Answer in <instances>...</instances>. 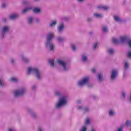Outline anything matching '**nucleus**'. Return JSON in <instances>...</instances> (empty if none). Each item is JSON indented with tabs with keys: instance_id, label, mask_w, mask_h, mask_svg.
I'll use <instances>...</instances> for the list:
<instances>
[{
	"instance_id": "nucleus-29",
	"label": "nucleus",
	"mask_w": 131,
	"mask_h": 131,
	"mask_svg": "<svg viewBox=\"0 0 131 131\" xmlns=\"http://www.w3.org/2000/svg\"><path fill=\"white\" fill-rule=\"evenodd\" d=\"M79 131H88V128L86 126L84 125L82 126L79 129Z\"/></svg>"
},
{
	"instance_id": "nucleus-7",
	"label": "nucleus",
	"mask_w": 131,
	"mask_h": 131,
	"mask_svg": "<svg viewBox=\"0 0 131 131\" xmlns=\"http://www.w3.org/2000/svg\"><path fill=\"white\" fill-rule=\"evenodd\" d=\"M89 81H90V78H89V77H86L78 81L77 84L79 86H82V85L86 84Z\"/></svg>"
},
{
	"instance_id": "nucleus-53",
	"label": "nucleus",
	"mask_w": 131,
	"mask_h": 131,
	"mask_svg": "<svg viewBox=\"0 0 131 131\" xmlns=\"http://www.w3.org/2000/svg\"><path fill=\"white\" fill-rule=\"evenodd\" d=\"M103 14H101V13H99V18H103Z\"/></svg>"
},
{
	"instance_id": "nucleus-42",
	"label": "nucleus",
	"mask_w": 131,
	"mask_h": 131,
	"mask_svg": "<svg viewBox=\"0 0 131 131\" xmlns=\"http://www.w3.org/2000/svg\"><path fill=\"white\" fill-rule=\"evenodd\" d=\"M93 16L95 18H99V13H94Z\"/></svg>"
},
{
	"instance_id": "nucleus-43",
	"label": "nucleus",
	"mask_w": 131,
	"mask_h": 131,
	"mask_svg": "<svg viewBox=\"0 0 131 131\" xmlns=\"http://www.w3.org/2000/svg\"><path fill=\"white\" fill-rule=\"evenodd\" d=\"M87 22H93V18L92 17H88L87 19Z\"/></svg>"
},
{
	"instance_id": "nucleus-47",
	"label": "nucleus",
	"mask_w": 131,
	"mask_h": 131,
	"mask_svg": "<svg viewBox=\"0 0 131 131\" xmlns=\"http://www.w3.org/2000/svg\"><path fill=\"white\" fill-rule=\"evenodd\" d=\"M35 22L36 23H40V19H39V18H36L35 19Z\"/></svg>"
},
{
	"instance_id": "nucleus-5",
	"label": "nucleus",
	"mask_w": 131,
	"mask_h": 131,
	"mask_svg": "<svg viewBox=\"0 0 131 131\" xmlns=\"http://www.w3.org/2000/svg\"><path fill=\"white\" fill-rule=\"evenodd\" d=\"M57 63L60 66H62L64 71H68L70 69V67L67 64V63L61 59L57 60Z\"/></svg>"
},
{
	"instance_id": "nucleus-33",
	"label": "nucleus",
	"mask_w": 131,
	"mask_h": 131,
	"mask_svg": "<svg viewBox=\"0 0 131 131\" xmlns=\"http://www.w3.org/2000/svg\"><path fill=\"white\" fill-rule=\"evenodd\" d=\"M103 32H107L108 31V28L106 26L102 28Z\"/></svg>"
},
{
	"instance_id": "nucleus-17",
	"label": "nucleus",
	"mask_w": 131,
	"mask_h": 131,
	"mask_svg": "<svg viewBox=\"0 0 131 131\" xmlns=\"http://www.w3.org/2000/svg\"><path fill=\"white\" fill-rule=\"evenodd\" d=\"M33 12L35 13V14H38L41 12V10L38 7H35L33 9Z\"/></svg>"
},
{
	"instance_id": "nucleus-16",
	"label": "nucleus",
	"mask_w": 131,
	"mask_h": 131,
	"mask_svg": "<svg viewBox=\"0 0 131 131\" xmlns=\"http://www.w3.org/2000/svg\"><path fill=\"white\" fill-rule=\"evenodd\" d=\"M114 19L116 22H118V23H121L122 22L123 20L122 19L118 17L117 15H114Z\"/></svg>"
},
{
	"instance_id": "nucleus-56",
	"label": "nucleus",
	"mask_w": 131,
	"mask_h": 131,
	"mask_svg": "<svg viewBox=\"0 0 131 131\" xmlns=\"http://www.w3.org/2000/svg\"><path fill=\"white\" fill-rule=\"evenodd\" d=\"M77 104H81V100H78L77 101Z\"/></svg>"
},
{
	"instance_id": "nucleus-36",
	"label": "nucleus",
	"mask_w": 131,
	"mask_h": 131,
	"mask_svg": "<svg viewBox=\"0 0 131 131\" xmlns=\"http://www.w3.org/2000/svg\"><path fill=\"white\" fill-rule=\"evenodd\" d=\"M127 57L129 59H131V51H129L127 53Z\"/></svg>"
},
{
	"instance_id": "nucleus-52",
	"label": "nucleus",
	"mask_w": 131,
	"mask_h": 131,
	"mask_svg": "<svg viewBox=\"0 0 131 131\" xmlns=\"http://www.w3.org/2000/svg\"><path fill=\"white\" fill-rule=\"evenodd\" d=\"M92 97L94 99V100L97 99V96H96V95H92Z\"/></svg>"
},
{
	"instance_id": "nucleus-45",
	"label": "nucleus",
	"mask_w": 131,
	"mask_h": 131,
	"mask_svg": "<svg viewBox=\"0 0 131 131\" xmlns=\"http://www.w3.org/2000/svg\"><path fill=\"white\" fill-rule=\"evenodd\" d=\"M83 108L84 107H83L82 106H78L77 107L78 110H83Z\"/></svg>"
},
{
	"instance_id": "nucleus-10",
	"label": "nucleus",
	"mask_w": 131,
	"mask_h": 131,
	"mask_svg": "<svg viewBox=\"0 0 131 131\" xmlns=\"http://www.w3.org/2000/svg\"><path fill=\"white\" fill-rule=\"evenodd\" d=\"M64 29H65V25H64V23H60L59 25L57 27V31L58 33H62L63 31H64Z\"/></svg>"
},
{
	"instance_id": "nucleus-64",
	"label": "nucleus",
	"mask_w": 131,
	"mask_h": 131,
	"mask_svg": "<svg viewBox=\"0 0 131 131\" xmlns=\"http://www.w3.org/2000/svg\"><path fill=\"white\" fill-rule=\"evenodd\" d=\"M98 9H99V6H97Z\"/></svg>"
},
{
	"instance_id": "nucleus-40",
	"label": "nucleus",
	"mask_w": 131,
	"mask_h": 131,
	"mask_svg": "<svg viewBox=\"0 0 131 131\" xmlns=\"http://www.w3.org/2000/svg\"><path fill=\"white\" fill-rule=\"evenodd\" d=\"M23 4L25 6H28L29 5V3L28 2H27V1H23Z\"/></svg>"
},
{
	"instance_id": "nucleus-48",
	"label": "nucleus",
	"mask_w": 131,
	"mask_h": 131,
	"mask_svg": "<svg viewBox=\"0 0 131 131\" xmlns=\"http://www.w3.org/2000/svg\"><path fill=\"white\" fill-rule=\"evenodd\" d=\"M128 45L129 48H131V40H130V39H129V40L128 41Z\"/></svg>"
},
{
	"instance_id": "nucleus-39",
	"label": "nucleus",
	"mask_w": 131,
	"mask_h": 131,
	"mask_svg": "<svg viewBox=\"0 0 131 131\" xmlns=\"http://www.w3.org/2000/svg\"><path fill=\"white\" fill-rule=\"evenodd\" d=\"M71 48H72V50L74 51V52L76 51V47H75V46H74V45L72 44L71 45Z\"/></svg>"
},
{
	"instance_id": "nucleus-55",
	"label": "nucleus",
	"mask_w": 131,
	"mask_h": 131,
	"mask_svg": "<svg viewBox=\"0 0 131 131\" xmlns=\"http://www.w3.org/2000/svg\"><path fill=\"white\" fill-rule=\"evenodd\" d=\"M77 1L78 3H83V2H84V0H77Z\"/></svg>"
},
{
	"instance_id": "nucleus-46",
	"label": "nucleus",
	"mask_w": 131,
	"mask_h": 131,
	"mask_svg": "<svg viewBox=\"0 0 131 131\" xmlns=\"http://www.w3.org/2000/svg\"><path fill=\"white\" fill-rule=\"evenodd\" d=\"M91 71L92 73H96V69H95V68L91 69Z\"/></svg>"
},
{
	"instance_id": "nucleus-9",
	"label": "nucleus",
	"mask_w": 131,
	"mask_h": 131,
	"mask_svg": "<svg viewBox=\"0 0 131 131\" xmlns=\"http://www.w3.org/2000/svg\"><path fill=\"white\" fill-rule=\"evenodd\" d=\"M27 110L28 113H29L30 115L31 116L32 118L35 119L37 118V115L33 111V110H32V109L28 108Z\"/></svg>"
},
{
	"instance_id": "nucleus-13",
	"label": "nucleus",
	"mask_w": 131,
	"mask_h": 131,
	"mask_svg": "<svg viewBox=\"0 0 131 131\" xmlns=\"http://www.w3.org/2000/svg\"><path fill=\"white\" fill-rule=\"evenodd\" d=\"M21 60L24 63H29L30 62V59L24 55H21Z\"/></svg>"
},
{
	"instance_id": "nucleus-18",
	"label": "nucleus",
	"mask_w": 131,
	"mask_h": 131,
	"mask_svg": "<svg viewBox=\"0 0 131 131\" xmlns=\"http://www.w3.org/2000/svg\"><path fill=\"white\" fill-rule=\"evenodd\" d=\"M81 58L82 62H86L88 61V57L84 54H82Z\"/></svg>"
},
{
	"instance_id": "nucleus-14",
	"label": "nucleus",
	"mask_w": 131,
	"mask_h": 131,
	"mask_svg": "<svg viewBox=\"0 0 131 131\" xmlns=\"http://www.w3.org/2000/svg\"><path fill=\"white\" fill-rule=\"evenodd\" d=\"M27 23L28 24L31 25L33 23V17L28 16L27 18Z\"/></svg>"
},
{
	"instance_id": "nucleus-30",
	"label": "nucleus",
	"mask_w": 131,
	"mask_h": 131,
	"mask_svg": "<svg viewBox=\"0 0 131 131\" xmlns=\"http://www.w3.org/2000/svg\"><path fill=\"white\" fill-rule=\"evenodd\" d=\"M10 80L12 82H15V83L18 82V79L14 77H12Z\"/></svg>"
},
{
	"instance_id": "nucleus-61",
	"label": "nucleus",
	"mask_w": 131,
	"mask_h": 131,
	"mask_svg": "<svg viewBox=\"0 0 131 131\" xmlns=\"http://www.w3.org/2000/svg\"><path fill=\"white\" fill-rule=\"evenodd\" d=\"M90 131H96V130L95 129V128H92Z\"/></svg>"
},
{
	"instance_id": "nucleus-58",
	"label": "nucleus",
	"mask_w": 131,
	"mask_h": 131,
	"mask_svg": "<svg viewBox=\"0 0 131 131\" xmlns=\"http://www.w3.org/2000/svg\"><path fill=\"white\" fill-rule=\"evenodd\" d=\"M89 34H90V35H93V34H94V32H89Z\"/></svg>"
},
{
	"instance_id": "nucleus-19",
	"label": "nucleus",
	"mask_w": 131,
	"mask_h": 131,
	"mask_svg": "<svg viewBox=\"0 0 131 131\" xmlns=\"http://www.w3.org/2000/svg\"><path fill=\"white\" fill-rule=\"evenodd\" d=\"M31 9L32 8L31 7H26L24 10H23L21 13L22 14H26V13H27V12H29Z\"/></svg>"
},
{
	"instance_id": "nucleus-38",
	"label": "nucleus",
	"mask_w": 131,
	"mask_h": 131,
	"mask_svg": "<svg viewBox=\"0 0 131 131\" xmlns=\"http://www.w3.org/2000/svg\"><path fill=\"white\" fill-rule=\"evenodd\" d=\"M129 67V66L128 65V62H125V64H124V69H128Z\"/></svg>"
},
{
	"instance_id": "nucleus-25",
	"label": "nucleus",
	"mask_w": 131,
	"mask_h": 131,
	"mask_svg": "<svg viewBox=\"0 0 131 131\" xmlns=\"http://www.w3.org/2000/svg\"><path fill=\"white\" fill-rule=\"evenodd\" d=\"M57 25V21L56 20H53L49 24L50 27H54Z\"/></svg>"
},
{
	"instance_id": "nucleus-62",
	"label": "nucleus",
	"mask_w": 131,
	"mask_h": 131,
	"mask_svg": "<svg viewBox=\"0 0 131 131\" xmlns=\"http://www.w3.org/2000/svg\"><path fill=\"white\" fill-rule=\"evenodd\" d=\"M97 80H99V73L97 74Z\"/></svg>"
},
{
	"instance_id": "nucleus-4",
	"label": "nucleus",
	"mask_w": 131,
	"mask_h": 131,
	"mask_svg": "<svg viewBox=\"0 0 131 131\" xmlns=\"http://www.w3.org/2000/svg\"><path fill=\"white\" fill-rule=\"evenodd\" d=\"M10 31V27L8 26H4L0 31V39L4 40L6 38V34Z\"/></svg>"
},
{
	"instance_id": "nucleus-63",
	"label": "nucleus",
	"mask_w": 131,
	"mask_h": 131,
	"mask_svg": "<svg viewBox=\"0 0 131 131\" xmlns=\"http://www.w3.org/2000/svg\"><path fill=\"white\" fill-rule=\"evenodd\" d=\"M34 1H35L36 2H37L38 1H39V0H34Z\"/></svg>"
},
{
	"instance_id": "nucleus-6",
	"label": "nucleus",
	"mask_w": 131,
	"mask_h": 131,
	"mask_svg": "<svg viewBox=\"0 0 131 131\" xmlns=\"http://www.w3.org/2000/svg\"><path fill=\"white\" fill-rule=\"evenodd\" d=\"M25 92H26V89L25 88H23L20 90L16 91L14 92V97L17 98V97H20V96H23V95L25 94Z\"/></svg>"
},
{
	"instance_id": "nucleus-60",
	"label": "nucleus",
	"mask_w": 131,
	"mask_h": 131,
	"mask_svg": "<svg viewBox=\"0 0 131 131\" xmlns=\"http://www.w3.org/2000/svg\"><path fill=\"white\" fill-rule=\"evenodd\" d=\"M8 131H13L12 128H9L8 129Z\"/></svg>"
},
{
	"instance_id": "nucleus-12",
	"label": "nucleus",
	"mask_w": 131,
	"mask_h": 131,
	"mask_svg": "<svg viewBox=\"0 0 131 131\" xmlns=\"http://www.w3.org/2000/svg\"><path fill=\"white\" fill-rule=\"evenodd\" d=\"M20 17V14L19 13H14L9 16V18L11 20H16Z\"/></svg>"
},
{
	"instance_id": "nucleus-23",
	"label": "nucleus",
	"mask_w": 131,
	"mask_h": 131,
	"mask_svg": "<svg viewBox=\"0 0 131 131\" xmlns=\"http://www.w3.org/2000/svg\"><path fill=\"white\" fill-rule=\"evenodd\" d=\"M126 125L127 127H129V130H131V121L128 120L126 122Z\"/></svg>"
},
{
	"instance_id": "nucleus-21",
	"label": "nucleus",
	"mask_w": 131,
	"mask_h": 131,
	"mask_svg": "<svg viewBox=\"0 0 131 131\" xmlns=\"http://www.w3.org/2000/svg\"><path fill=\"white\" fill-rule=\"evenodd\" d=\"M55 96H57V97H62L63 96V94L62 92L59 91H56L55 92Z\"/></svg>"
},
{
	"instance_id": "nucleus-11",
	"label": "nucleus",
	"mask_w": 131,
	"mask_h": 131,
	"mask_svg": "<svg viewBox=\"0 0 131 131\" xmlns=\"http://www.w3.org/2000/svg\"><path fill=\"white\" fill-rule=\"evenodd\" d=\"M120 42L124 43L129 40V37L128 36H124L120 37Z\"/></svg>"
},
{
	"instance_id": "nucleus-26",
	"label": "nucleus",
	"mask_w": 131,
	"mask_h": 131,
	"mask_svg": "<svg viewBox=\"0 0 131 131\" xmlns=\"http://www.w3.org/2000/svg\"><path fill=\"white\" fill-rule=\"evenodd\" d=\"M104 78L101 73H99V81H103Z\"/></svg>"
},
{
	"instance_id": "nucleus-32",
	"label": "nucleus",
	"mask_w": 131,
	"mask_h": 131,
	"mask_svg": "<svg viewBox=\"0 0 131 131\" xmlns=\"http://www.w3.org/2000/svg\"><path fill=\"white\" fill-rule=\"evenodd\" d=\"M108 53L110 55H113L114 53V49L112 48L108 49Z\"/></svg>"
},
{
	"instance_id": "nucleus-22",
	"label": "nucleus",
	"mask_w": 131,
	"mask_h": 131,
	"mask_svg": "<svg viewBox=\"0 0 131 131\" xmlns=\"http://www.w3.org/2000/svg\"><path fill=\"white\" fill-rule=\"evenodd\" d=\"M99 10H108L109 9V7L108 6H99Z\"/></svg>"
},
{
	"instance_id": "nucleus-28",
	"label": "nucleus",
	"mask_w": 131,
	"mask_h": 131,
	"mask_svg": "<svg viewBox=\"0 0 131 131\" xmlns=\"http://www.w3.org/2000/svg\"><path fill=\"white\" fill-rule=\"evenodd\" d=\"M49 64H50L51 67H55V61H54V59H50L49 60Z\"/></svg>"
},
{
	"instance_id": "nucleus-41",
	"label": "nucleus",
	"mask_w": 131,
	"mask_h": 131,
	"mask_svg": "<svg viewBox=\"0 0 131 131\" xmlns=\"http://www.w3.org/2000/svg\"><path fill=\"white\" fill-rule=\"evenodd\" d=\"M83 110H84V112H89L90 111V108L88 107H83Z\"/></svg>"
},
{
	"instance_id": "nucleus-54",
	"label": "nucleus",
	"mask_w": 131,
	"mask_h": 131,
	"mask_svg": "<svg viewBox=\"0 0 131 131\" xmlns=\"http://www.w3.org/2000/svg\"><path fill=\"white\" fill-rule=\"evenodd\" d=\"M37 131H43L40 127H39L37 130Z\"/></svg>"
},
{
	"instance_id": "nucleus-34",
	"label": "nucleus",
	"mask_w": 131,
	"mask_h": 131,
	"mask_svg": "<svg viewBox=\"0 0 131 131\" xmlns=\"http://www.w3.org/2000/svg\"><path fill=\"white\" fill-rule=\"evenodd\" d=\"M62 20H63V21H66V22H67V21H69V18H68V17L67 16H64L62 18Z\"/></svg>"
},
{
	"instance_id": "nucleus-57",
	"label": "nucleus",
	"mask_w": 131,
	"mask_h": 131,
	"mask_svg": "<svg viewBox=\"0 0 131 131\" xmlns=\"http://www.w3.org/2000/svg\"><path fill=\"white\" fill-rule=\"evenodd\" d=\"M3 21L4 22V23L7 22V18H3Z\"/></svg>"
},
{
	"instance_id": "nucleus-24",
	"label": "nucleus",
	"mask_w": 131,
	"mask_h": 131,
	"mask_svg": "<svg viewBox=\"0 0 131 131\" xmlns=\"http://www.w3.org/2000/svg\"><path fill=\"white\" fill-rule=\"evenodd\" d=\"M109 116H114L115 115V112L113 110H110L108 112Z\"/></svg>"
},
{
	"instance_id": "nucleus-20",
	"label": "nucleus",
	"mask_w": 131,
	"mask_h": 131,
	"mask_svg": "<svg viewBox=\"0 0 131 131\" xmlns=\"http://www.w3.org/2000/svg\"><path fill=\"white\" fill-rule=\"evenodd\" d=\"M0 86L2 88L6 86V84L4 83V79L1 77H0Z\"/></svg>"
},
{
	"instance_id": "nucleus-27",
	"label": "nucleus",
	"mask_w": 131,
	"mask_h": 131,
	"mask_svg": "<svg viewBox=\"0 0 131 131\" xmlns=\"http://www.w3.org/2000/svg\"><path fill=\"white\" fill-rule=\"evenodd\" d=\"M113 42L115 45H119V43H120V41L119 40V39L116 38L113 39Z\"/></svg>"
},
{
	"instance_id": "nucleus-15",
	"label": "nucleus",
	"mask_w": 131,
	"mask_h": 131,
	"mask_svg": "<svg viewBox=\"0 0 131 131\" xmlns=\"http://www.w3.org/2000/svg\"><path fill=\"white\" fill-rule=\"evenodd\" d=\"M56 40L58 42H64V41L66 40V38L65 37H57L56 38Z\"/></svg>"
},
{
	"instance_id": "nucleus-1",
	"label": "nucleus",
	"mask_w": 131,
	"mask_h": 131,
	"mask_svg": "<svg viewBox=\"0 0 131 131\" xmlns=\"http://www.w3.org/2000/svg\"><path fill=\"white\" fill-rule=\"evenodd\" d=\"M55 34L54 33H49L46 36L45 47L46 49H49L51 52L55 51V45L53 43V38Z\"/></svg>"
},
{
	"instance_id": "nucleus-8",
	"label": "nucleus",
	"mask_w": 131,
	"mask_h": 131,
	"mask_svg": "<svg viewBox=\"0 0 131 131\" xmlns=\"http://www.w3.org/2000/svg\"><path fill=\"white\" fill-rule=\"evenodd\" d=\"M117 75H118V71H117V70H113L112 71V74L110 77L111 81H114V80L116 79Z\"/></svg>"
},
{
	"instance_id": "nucleus-37",
	"label": "nucleus",
	"mask_w": 131,
	"mask_h": 131,
	"mask_svg": "<svg viewBox=\"0 0 131 131\" xmlns=\"http://www.w3.org/2000/svg\"><path fill=\"white\" fill-rule=\"evenodd\" d=\"M10 61L11 64H12V65H14V64H15V62H16V60L14 58H11L10 59Z\"/></svg>"
},
{
	"instance_id": "nucleus-3",
	"label": "nucleus",
	"mask_w": 131,
	"mask_h": 131,
	"mask_svg": "<svg viewBox=\"0 0 131 131\" xmlns=\"http://www.w3.org/2000/svg\"><path fill=\"white\" fill-rule=\"evenodd\" d=\"M67 99H68V97H67V96H64L60 97L58 101L55 105V109L57 110H60V109H61L63 106L67 105Z\"/></svg>"
},
{
	"instance_id": "nucleus-2",
	"label": "nucleus",
	"mask_w": 131,
	"mask_h": 131,
	"mask_svg": "<svg viewBox=\"0 0 131 131\" xmlns=\"http://www.w3.org/2000/svg\"><path fill=\"white\" fill-rule=\"evenodd\" d=\"M33 73L37 80H41L42 79V76H41V72L40 70L38 68H32L30 67L28 69V74L29 75L30 73Z\"/></svg>"
},
{
	"instance_id": "nucleus-50",
	"label": "nucleus",
	"mask_w": 131,
	"mask_h": 131,
	"mask_svg": "<svg viewBox=\"0 0 131 131\" xmlns=\"http://www.w3.org/2000/svg\"><path fill=\"white\" fill-rule=\"evenodd\" d=\"M87 85L89 88H93V86H94V85H93V84H88Z\"/></svg>"
},
{
	"instance_id": "nucleus-49",
	"label": "nucleus",
	"mask_w": 131,
	"mask_h": 131,
	"mask_svg": "<svg viewBox=\"0 0 131 131\" xmlns=\"http://www.w3.org/2000/svg\"><path fill=\"white\" fill-rule=\"evenodd\" d=\"M35 89H36V85H33L32 86V90H33V91H34Z\"/></svg>"
},
{
	"instance_id": "nucleus-59",
	"label": "nucleus",
	"mask_w": 131,
	"mask_h": 131,
	"mask_svg": "<svg viewBox=\"0 0 131 131\" xmlns=\"http://www.w3.org/2000/svg\"><path fill=\"white\" fill-rule=\"evenodd\" d=\"M129 101H130V102H131V94L129 95Z\"/></svg>"
},
{
	"instance_id": "nucleus-44",
	"label": "nucleus",
	"mask_w": 131,
	"mask_h": 131,
	"mask_svg": "<svg viewBox=\"0 0 131 131\" xmlns=\"http://www.w3.org/2000/svg\"><path fill=\"white\" fill-rule=\"evenodd\" d=\"M122 97L124 99H125V96H126L125 92H122Z\"/></svg>"
},
{
	"instance_id": "nucleus-51",
	"label": "nucleus",
	"mask_w": 131,
	"mask_h": 131,
	"mask_svg": "<svg viewBox=\"0 0 131 131\" xmlns=\"http://www.w3.org/2000/svg\"><path fill=\"white\" fill-rule=\"evenodd\" d=\"M6 4L5 3H3L2 5V8H3L4 9H5V8H6Z\"/></svg>"
},
{
	"instance_id": "nucleus-35",
	"label": "nucleus",
	"mask_w": 131,
	"mask_h": 131,
	"mask_svg": "<svg viewBox=\"0 0 131 131\" xmlns=\"http://www.w3.org/2000/svg\"><path fill=\"white\" fill-rule=\"evenodd\" d=\"M90 123H91V121H90L89 119H86L85 121V124H86V125H88Z\"/></svg>"
},
{
	"instance_id": "nucleus-31",
	"label": "nucleus",
	"mask_w": 131,
	"mask_h": 131,
	"mask_svg": "<svg viewBox=\"0 0 131 131\" xmlns=\"http://www.w3.org/2000/svg\"><path fill=\"white\" fill-rule=\"evenodd\" d=\"M97 48H98V42H96L94 44L92 47V49L93 50V51H96Z\"/></svg>"
}]
</instances>
